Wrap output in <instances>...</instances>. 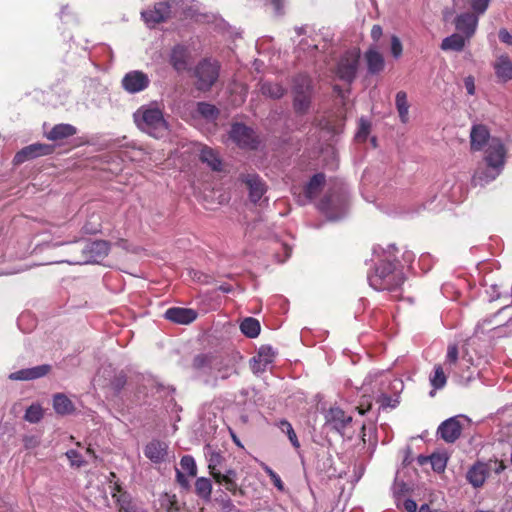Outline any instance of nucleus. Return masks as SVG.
I'll return each instance as SVG.
<instances>
[{
  "mask_svg": "<svg viewBox=\"0 0 512 512\" xmlns=\"http://www.w3.org/2000/svg\"><path fill=\"white\" fill-rule=\"evenodd\" d=\"M216 353H204L196 355L193 359V368L199 376L205 377L206 381L211 380L213 368L217 366Z\"/></svg>",
  "mask_w": 512,
  "mask_h": 512,
  "instance_id": "nucleus-12",
  "label": "nucleus"
},
{
  "mask_svg": "<svg viewBox=\"0 0 512 512\" xmlns=\"http://www.w3.org/2000/svg\"><path fill=\"white\" fill-rule=\"evenodd\" d=\"M306 45H307V48H308L309 53H310L311 55L313 54V53H312V52H313V50H316V49H317V46H316V45H310V44H308V42H307V41L305 42V44L301 42V43L299 44V46H298V47H299V49H301V50L305 51V50H306V47H305Z\"/></svg>",
  "mask_w": 512,
  "mask_h": 512,
  "instance_id": "nucleus-62",
  "label": "nucleus"
},
{
  "mask_svg": "<svg viewBox=\"0 0 512 512\" xmlns=\"http://www.w3.org/2000/svg\"><path fill=\"white\" fill-rule=\"evenodd\" d=\"M213 478L218 484L224 486V488L232 494H236L239 490L238 473L235 469L227 468L224 471L221 470Z\"/></svg>",
  "mask_w": 512,
  "mask_h": 512,
  "instance_id": "nucleus-21",
  "label": "nucleus"
},
{
  "mask_svg": "<svg viewBox=\"0 0 512 512\" xmlns=\"http://www.w3.org/2000/svg\"><path fill=\"white\" fill-rule=\"evenodd\" d=\"M204 455L208 462V469L212 477L222 470L224 457L219 451L213 449L211 445L204 447Z\"/></svg>",
  "mask_w": 512,
  "mask_h": 512,
  "instance_id": "nucleus-25",
  "label": "nucleus"
},
{
  "mask_svg": "<svg viewBox=\"0 0 512 512\" xmlns=\"http://www.w3.org/2000/svg\"><path fill=\"white\" fill-rule=\"evenodd\" d=\"M467 0H453L456 8H464ZM490 0H469L470 7L477 15H482L486 12Z\"/></svg>",
  "mask_w": 512,
  "mask_h": 512,
  "instance_id": "nucleus-39",
  "label": "nucleus"
},
{
  "mask_svg": "<svg viewBox=\"0 0 512 512\" xmlns=\"http://www.w3.org/2000/svg\"><path fill=\"white\" fill-rule=\"evenodd\" d=\"M77 133V129L66 123L55 125L47 134L46 137L51 141H59L67 139Z\"/></svg>",
  "mask_w": 512,
  "mask_h": 512,
  "instance_id": "nucleus-30",
  "label": "nucleus"
},
{
  "mask_svg": "<svg viewBox=\"0 0 512 512\" xmlns=\"http://www.w3.org/2000/svg\"><path fill=\"white\" fill-rule=\"evenodd\" d=\"M464 85H465L466 91L469 95L475 94V83H474V78L472 76H468L465 78Z\"/></svg>",
  "mask_w": 512,
  "mask_h": 512,
  "instance_id": "nucleus-53",
  "label": "nucleus"
},
{
  "mask_svg": "<svg viewBox=\"0 0 512 512\" xmlns=\"http://www.w3.org/2000/svg\"><path fill=\"white\" fill-rule=\"evenodd\" d=\"M189 52L187 47L176 45L170 55V63L177 71H184L188 67Z\"/></svg>",
  "mask_w": 512,
  "mask_h": 512,
  "instance_id": "nucleus-27",
  "label": "nucleus"
},
{
  "mask_svg": "<svg viewBox=\"0 0 512 512\" xmlns=\"http://www.w3.org/2000/svg\"><path fill=\"white\" fill-rule=\"evenodd\" d=\"M488 475V468L484 463L474 464L467 472L468 482L475 488L481 487Z\"/></svg>",
  "mask_w": 512,
  "mask_h": 512,
  "instance_id": "nucleus-28",
  "label": "nucleus"
},
{
  "mask_svg": "<svg viewBox=\"0 0 512 512\" xmlns=\"http://www.w3.org/2000/svg\"><path fill=\"white\" fill-rule=\"evenodd\" d=\"M180 466L183 470H185L189 476H196L197 474V466L194 458L190 455H185L180 460Z\"/></svg>",
  "mask_w": 512,
  "mask_h": 512,
  "instance_id": "nucleus-47",
  "label": "nucleus"
},
{
  "mask_svg": "<svg viewBox=\"0 0 512 512\" xmlns=\"http://www.w3.org/2000/svg\"><path fill=\"white\" fill-rule=\"evenodd\" d=\"M109 252V244L104 240L86 242L82 248V256L74 264L97 263L104 259Z\"/></svg>",
  "mask_w": 512,
  "mask_h": 512,
  "instance_id": "nucleus-9",
  "label": "nucleus"
},
{
  "mask_svg": "<svg viewBox=\"0 0 512 512\" xmlns=\"http://www.w3.org/2000/svg\"><path fill=\"white\" fill-rule=\"evenodd\" d=\"M370 132V123L361 118L359 121L358 130L355 134V140L357 142H365Z\"/></svg>",
  "mask_w": 512,
  "mask_h": 512,
  "instance_id": "nucleus-48",
  "label": "nucleus"
},
{
  "mask_svg": "<svg viewBox=\"0 0 512 512\" xmlns=\"http://www.w3.org/2000/svg\"><path fill=\"white\" fill-rule=\"evenodd\" d=\"M471 148L485 150L483 166H479L473 176L475 184L484 185L495 180L503 170L506 150L498 138H491L486 126L473 125L470 132Z\"/></svg>",
  "mask_w": 512,
  "mask_h": 512,
  "instance_id": "nucleus-1",
  "label": "nucleus"
},
{
  "mask_svg": "<svg viewBox=\"0 0 512 512\" xmlns=\"http://www.w3.org/2000/svg\"><path fill=\"white\" fill-rule=\"evenodd\" d=\"M229 134L231 140L241 148L254 149L259 143L255 132L240 123L233 124Z\"/></svg>",
  "mask_w": 512,
  "mask_h": 512,
  "instance_id": "nucleus-11",
  "label": "nucleus"
},
{
  "mask_svg": "<svg viewBox=\"0 0 512 512\" xmlns=\"http://www.w3.org/2000/svg\"><path fill=\"white\" fill-rule=\"evenodd\" d=\"M66 456L69 459L71 466L79 468L87 463V461L83 459L82 455L74 449L68 450L66 452Z\"/></svg>",
  "mask_w": 512,
  "mask_h": 512,
  "instance_id": "nucleus-50",
  "label": "nucleus"
},
{
  "mask_svg": "<svg viewBox=\"0 0 512 512\" xmlns=\"http://www.w3.org/2000/svg\"><path fill=\"white\" fill-rule=\"evenodd\" d=\"M493 67L500 81L507 82L512 79V61L507 55L497 57Z\"/></svg>",
  "mask_w": 512,
  "mask_h": 512,
  "instance_id": "nucleus-26",
  "label": "nucleus"
},
{
  "mask_svg": "<svg viewBox=\"0 0 512 512\" xmlns=\"http://www.w3.org/2000/svg\"><path fill=\"white\" fill-rule=\"evenodd\" d=\"M376 378L375 386L371 388L372 392L376 395V401L380 407L396 408L399 404L400 393L404 388V383L401 379H388L383 374L368 375L364 381L363 388L372 385L373 379Z\"/></svg>",
  "mask_w": 512,
  "mask_h": 512,
  "instance_id": "nucleus-4",
  "label": "nucleus"
},
{
  "mask_svg": "<svg viewBox=\"0 0 512 512\" xmlns=\"http://www.w3.org/2000/svg\"><path fill=\"white\" fill-rule=\"evenodd\" d=\"M53 407L58 414H70L74 410L72 401L64 394H56L53 398Z\"/></svg>",
  "mask_w": 512,
  "mask_h": 512,
  "instance_id": "nucleus-35",
  "label": "nucleus"
},
{
  "mask_svg": "<svg viewBox=\"0 0 512 512\" xmlns=\"http://www.w3.org/2000/svg\"><path fill=\"white\" fill-rule=\"evenodd\" d=\"M271 480L279 490H283V482L278 474H272Z\"/></svg>",
  "mask_w": 512,
  "mask_h": 512,
  "instance_id": "nucleus-61",
  "label": "nucleus"
},
{
  "mask_svg": "<svg viewBox=\"0 0 512 512\" xmlns=\"http://www.w3.org/2000/svg\"><path fill=\"white\" fill-rule=\"evenodd\" d=\"M294 108L298 112H304L308 109L310 103V92L299 91L294 93Z\"/></svg>",
  "mask_w": 512,
  "mask_h": 512,
  "instance_id": "nucleus-42",
  "label": "nucleus"
},
{
  "mask_svg": "<svg viewBox=\"0 0 512 512\" xmlns=\"http://www.w3.org/2000/svg\"><path fill=\"white\" fill-rule=\"evenodd\" d=\"M465 46V39L460 34H452L449 37L443 39L441 48L442 50L448 51H461Z\"/></svg>",
  "mask_w": 512,
  "mask_h": 512,
  "instance_id": "nucleus-37",
  "label": "nucleus"
},
{
  "mask_svg": "<svg viewBox=\"0 0 512 512\" xmlns=\"http://www.w3.org/2000/svg\"><path fill=\"white\" fill-rule=\"evenodd\" d=\"M25 449L32 450L40 445V438L38 435L28 434L22 439Z\"/></svg>",
  "mask_w": 512,
  "mask_h": 512,
  "instance_id": "nucleus-51",
  "label": "nucleus"
},
{
  "mask_svg": "<svg viewBox=\"0 0 512 512\" xmlns=\"http://www.w3.org/2000/svg\"><path fill=\"white\" fill-rule=\"evenodd\" d=\"M382 35V28L379 25H374L371 29V37L377 41Z\"/></svg>",
  "mask_w": 512,
  "mask_h": 512,
  "instance_id": "nucleus-58",
  "label": "nucleus"
},
{
  "mask_svg": "<svg viewBox=\"0 0 512 512\" xmlns=\"http://www.w3.org/2000/svg\"><path fill=\"white\" fill-rule=\"evenodd\" d=\"M461 430L458 417H451L441 423L437 432L445 442L453 443L459 438Z\"/></svg>",
  "mask_w": 512,
  "mask_h": 512,
  "instance_id": "nucleus-16",
  "label": "nucleus"
},
{
  "mask_svg": "<svg viewBox=\"0 0 512 512\" xmlns=\"http://www.w3.org/2000/svg\"><path fill=\"white\" fill-rule=\"evenodd\" d=\"M478 16L476 13L465 12L460 14L456 18V29L466 35V37H471L477 28L478 25Z\"/></svg>",
  "mask_w": 512,
  "mask_h": 512,
  "instance_id": "nucleus-20",
  "label": "nucleus"
},
{
  "mask_svg": "<svg viewBox=\"0 0 512 512\" xmlns=\"http://www.w3.org/2000/svg\"><path fill=\"white\" fill-rule=\"evenodd\" d=\"M403 507L407 512H416L417 511V504L412 499H406L403 502Z\"/></svg>",
  "mask_w": 512,
  "mask_h": 512,
  "instance_id": "nucleus-56",
  "label": "nucleus"
},
{
  "mask_svg": "<svg viewBox=\"0 0 512 512\" xmlns=\"http://www.w3.org/2000/svg\"><path fill=\"white\" fill-rule=\"evenodd\" d=\"M319 209L325 214L328 220L338 221L347 213V201L343 196H329L321 200Z\"/></svg>",
  "mask_w": 512,
  "mask_h": 512,
  "instance_id": "nucleus-8",
  "label": "nucleus"
},
{
  "mask_svg": "<svg viewBox=\"0 0 512 512\" xmlns=\"http://www.w3.org/2000/svg\"><path fill=\"white\" fill-rule=\"evenodd\" d=\"M260 329L259 321L252 317L245 318L240 324L241 332L249 338L257 337L260 333Z\"/></svg>",
  "mask_w": 512,
  "mask_h": 512,
  "instance_id": "nucleus-36",
  "label": "nucleus"
},
{
  "mask_svg": "<svg viewBox=\"0 0 512 512\" xmlns=\"http://www.w3.org/2000/svg\"><path fill=\"white\" fill-rule=\"evenodd\" d=\"M242 181L245 183L249 190V197L251 201L258 202L266 192V185L255 173H247L242 175Z\"/></svg>",
  "mask_w": 512,
  "mask_h": 512,
  "instance_id": "nucleus-15",
  "label": "nucleus"
},
{
  "mask_svg": "<svg viewBox=\"0 0 512 512\" xmlns=\"http://www.w3.org/2000/svg\"><path fill=\"white\" fill-rule=\"evenodd\" d=\"M118 506L121 512H146L132 503L128 494H123L118 499Z\"/></svg>",
  "mask_w": 512,
  "mask_h": 512,
  "instance_id": "nucleus-43",
  "label": "nucleus"
},
{
  "mask_svg": "<svg viewBox=\"0 0 512 512\" xmlns=\"http://www.w3.org/2000/svg\"><path fill=\"white\" fill-rule=\"evenodd\" d=\"M274 351L269 346L260 347L256 356L250 362L251 369L254 373L264 372L274 360Z\"/></svg>",
  "mask_w": 512,
  "mask_h": 512,
  "instance_id": "nucleus-17",
  "label": "nucleus"
},
{
  "mask_svg": "<svg viewBox=\"0 0 512 512\" xmlns=\"http://www.w3.org/2000/svg\"><path fill=\"white\" fill-rule=\"evenodd\" d=\"M270 1H271V4L274 6L275 12L277 14H281L284 4H285V0H270Z\"/></svg>",
  "mask_w": 512,
  "mask_h": 512,
  "instance_id": "nucleus-59",
  "label": "nucleus"
},
{
  "mask_svg": "<svg viewBox=\"0 0 512 512\" xmlns=\"http://www.w3.org/2000/svg\"><path fill=\"white\" fill-rule=\"evenodd\" d=\"M218 289L223 293H230L232 291V287L230 285H221Z\"/></svg>",
  "mask_w": 512,
  "mask_h": 512,
  "instance_id": "nucleus-64",
  "label": "nucleus"
},
{
  "mask_svg": "<svg viewBox=\"0 0 512 512\" xmlns=\"http://www.w3.org/2000/svg\"><path fill=\"white\" fill-rule=\"evenodd\" d=\"M52 150L53 147L51 145L34 143L18 151L14 156L13 162L15 164H21L39 156L48 155Z\"/></svg>",
  "mask_w": 512,
  "mask_h": 512,
  "instance_id": "nucleus-14",
  "label": "nucleus"
},
{
  "mask_svg": "<svg viewBox=\"0 0 512 512\" xmlns=\"http://www.w3.org/2000/svg\"><path fill=\"white\" fill-rule=\"evenodd\" d=\"M149 76L141 70H131L127 72L122 80V88L129 94H137L146 90L150 85Z\"/></svg>",
  "mask_w": 512,
  "mask_h": 512,
  "instance_id": "nucleus-10",
  "label": "nucleus"
},
{
  "mask_svg": "<svg viewBox=\"0 0 512 512\" xmlns=\"http://www.w3.org/2000/svg\"><path fill=\"white\" fill-rule=\"evenodd\" d=\"M395 106L399 115L401 123L406 124L409 121V108L410 104L407 99V94L404 91H399L395 97Z\"/></svg>",
  "mask_w": 512,
  "mask_h": 512,
  "instance_id": "nucleus-33",
  "label": "nucleus"
},
{
  "mask_svg": "<svg viewBox=\"0 0 512 512\" xmlns=\"http://www.w3.org/2000/svg\"><path fill=\"white\" fill-rule=\"evenodd\" d=\"M167 449L168 446L165 442L152 440L146 445L144 454L153 463H160L164 461L167 455Z\"/></svg>",
  "mask_w": 512,
  "mask_h": 512,
  "instance_id": "nucleus-24",
  "label": "nucleus"
},
{
  "mask_svg": "<svg viewBox=\"0 0 512 512\" xmlns=\"http://www.w3.org/2000/svg\"><path fill=\"white\" fill-rule=\"evenodd\" d=\"M325 183V176L322 173L315 174L304 188L303 196L298 197V202L305 205L312 201L321 191Z\"/></svg>",
  "mask_w": 512,
  "mask_h": 512,
  "instance_id": "nucleus-18",
  "label": "nucleus"
},
{
  "mask_svg": "<svg viewBox=\"0 0 512 512\" xmlns=\"http://www.w3.org/2000/svg\"><path fill=\"white\" fill-rule=\"evenodd\" d=\"M176 478H177V482L182 487H184V488H188L189 487L188 479L185 477V475L180 470H176Z\"/></svg>",
  "mask_w": 512,
  "mask_h": 512,
  "instance_id": "nucleus-57",
  "label": "nucleus"
},
{
  "mask_svg": "<svg viewBox=\"0 0 512 512\" xmlns=\"http://www.w3.org/2000/svg\"><path fill=\"white\" fill-rule=\"evenodd\" d=\"M220 66L217 61L204 59L194 69L196 88L200 91H208L215 84L219 76Z\"/></svg>",
  "mask_w": 512,
  "mask_h": 512,
  "instance_id": "nucleus-5",
  "label": "nucleus"
},
{
  "mask_svg": "<svg viewBox=\"0 0 512 512\" xmlns=\"http://www.w3.org/2000/svg\"><path fill=\"white\" fill-rule=\"evenodd\" d=\"M365 60L367 63L368 71L371 74L379 73L384 68V58L382 54L374 47H371L365 53Z\"/></svg>",
  "mask_w": 512,
  "mask_h": 512,
  "instance_id": "nucleus-31",
  "label": "nucleus"
},
{
  "mask_svg": "<svg viewBox=\"0 0 512 512\" xmlns=\"http://www.w3.org/2000/svg\"><path fill=\"white\" fill-rule=\"evenodd\" d=\"M283 250H284L285 256L282 259H278L279 262H285L290 257L291 248L287 244L283 245Z\"/></svg>",
  "mask_w": 512,
  "mask_h": 512,
  "instance_id": "nucleus-63",
  "label": "nucleus"
},
{
  "mask_svg": "<svg viewBox=\"0 0 512 512\" xmlns=\"http://www.w3.org/2000/svg\"><path fill=\"white\" fill-rule=\"evenodd\" d=\"M217 360L219 363H217V366L213 368L211 376L212 380H225L236 373L234 362L229 356L217 354Z\"/></svg>",
  "mask_w": 512,
  "mask_h": 512,
  "instance_id": "nucleus-19",
  "label": "nucleus"
},
{
  "mask_svg": "<svg viewBox=\"0 0 512 512\" xmlns=\"http://www.w3.org/2000/svg\"><path fill=\"white\" fill-rule=\"evenodd\" d=\"M495 317H496V314H495V315H493L492 317L485 318V319H483L482 321H480V322L477 324V326H476V331H479V330L484 331L488 325L492 324L493 319H494Z\"/></svg>",
  "mask_w": 512,
  "mask_h": 512,
  "instance_id": "nucleus-55",
  "label": "nucleus"
},
{
  "mask_svg": "<svg viewBox=\"0 0 512 512\" xmlns=\"http://www.w3.org/2000/svg\"><path fill=\"white\" fill-rule=\"evenodd\" d=\"M360 51L359 49H351L342 54L337 61L335 74L344 82L351 83L355 77L359 67Z\"/></svg>",
  "mask_w": 512,
  "mask_h": 512,
  "instance_id": "nucleus-6",
  "label": "nucleus"
},
{
  "mask_svg": "<svg viewBox=\"0 0 512 512\" xmlns=\"http://www.w3.org/2000/svg\"><path fill=\"white\" fill-rule=\"evenodd\" d=\"M279 428L282 430V432L287 434L291 444L295 448H298L300 446L299 441L297 439V435H296L292 425L288 421H286V420L280 421Z\"/></svg>",
  "mask_w": 512,
  "mask_h": 512,
  "instance_id": "nucleus-46",
  "label": "nucleus"
},
{
  "mask_svg": "<svg viewBox=\"0 0 512 512\" xmlns=\"http://www.w3.org/2000/svg\"><path fill=\"white\" fill-rule=\"evenodd\" d=\"M196 112L201 118L208 122L215 121L219 116V109L215 105L207 102H198Z\"/></svg>",
  "mask_w": 512,
  "mask_h": 512,
  "instance_id": "nucleus-34",
  "label": "nucleus"
},
{
  "mask_svg": "<svg viewBox=\"0 0 512 512\" xmlns=\"http://www.w3.org/2000/svg\"><path fill=\"white\" fill-rule=\"evenodd\" d=\"M196 494L204 500H209L212 492V484L208 478L200 477L195 482Z\"/></svg>",
  "mask_w": 512,
  "mask_h": 512,
  "instance_id": "nucleus-41",
  "label": "nucleus"
},
{
  "mask_svg": "<svg viewBox=\"0 0 512 512\" xmlns=\"http://www.w3.org/2000/svg\"><path fill=\"white\" fill-rule=\"evenodd\" d=\"M311 80L307 75L300 74L294 79L293 91L298 93L299 91L310 92Z\"/></svg>",
  "mask_w": 512,
  "mask_h": 512,
  "instance_id": "nucleus-44",
  "label": "nucleus"
},
{
  "mask_svg": "<svg viewBox=\"0 0 512 512\" xmlns=\"http://www.w3.org/2000/svg\"><path fill=\"white\" fill-rule=\"evenodd\" d=\"M498 36L503 43L512 45V35L506 29H501Z\"/></svg>",
  "mask_w": 512,
  "mask_h": 512,
  "instance_id": "nucleus-54",
  "label": "nucleus"
},
{
  "mask_svg": "<svg viewBox=\"0 0 512 512\" xmlns=\"http://www.w3.org/2000/svg\"><path fill=\"white\" fill-rule=\"evenodd\" d=\"M180 0H167L158 2L151 9L141 12L142 19L148 27H154L156 24L168 19L172 13L176 12Z\"/></svg>",
  "mask_w": 512,
  "mask_h": 512,
  "instance_id": "nucleus-7",
  "label": "nucleus"
},
{
  "mask_svg": "<svg viewBox=\"0 0 512 512\" xmlns=\"http://www.w3.org/2000/svg\"><path fill=\"white\" fill-rule=\"evenodd\" d=\"M260 91L267 97L278 99L284 95L285 88L279 83L263 82L260 85Z\"/></svg>",
  "mask_w": 512,
  "mask_h": 512,
  "instance_id": "nucleus-40",
  "label": "nucleus"
},
{
  "mask_svg": "<svg viewBox=\"0 0 512 512\" xmlns=\"http://www.w3.org/2000/svg\"><path fill=\"white\" fill-rule=\"evenodd\" d=\"M199 157L200 160L203 163H206L212 170H222V161L212 148L208 146H201Z\"/></svg>",
  "mask_w": 512,
  "mask_h": 512,
  "instance_id": "nucleus-32",
  "label": "nucleus"
},
{
  "mask_svg": "<svg viewBox=\"0 0 512 512\" xmlns=\"http://www.w3.org/2000/svg\"><path fill=\"white\" fill-rule=\"evenodd\" d=\"M326 425L343 434L348 425L352 422V416L348 415L339 407H331L325 414Z\"/></svg>",
  "mask_w": 512,
  "mask_h": 512,
  "instance_id": "nucleus-13",
  "label": "nucleus"
},
{
  "mask_svg": "<svg viewBox=\"0 0 512 512\" xmlns=\"http://www.w3.org/2000/svg\"><path fill=\"white\" fill-rule=\"evenodd\" d=\"M402 43L397 36L391 38V53L395 58H399L402 55Z\"/></svg>",
  "mask_w": 512,
  "mask_h": 512,
  "instance_id": "nucleus-52",
  "label": "nucleus"
},
{
  "mask_svg": "<svg viewBox=\"0 0 512 512\" xmlns=\"http://www.w3.org/2000/svg\"><path fill=\"white\" fill-rule=\"evenodd\" d=\"M444 370L445 368L441 364H437L429 376L430 384L435 390L442 389L446 385L447 377Z\"/></svg>",
  "mask_w": 512,
  "mask_h": 512,
  "instance_id": "nucleus-38",
  "label": "nucleus"
},
{
  "mask_svg": "<svg viewBox=\"0 0 512 512\" xmlns=\"http://www.w3.org/2000/svg\"><path fill=\"white\" fill-rule=\"evenodd\" d=\"M430 462L434 471L442 472L447 465V456L444 454H432Z\"/></svg>",
  "mask_w": 512,
  "mask_h": 512,
  "instance_id": "nucleus-49",
  "label": "nucleus"
},
{
  "mask_svg": "<svg viewBox=\"0 0 512 512\" xmlns=\"http://www.w3.org/2000/svg\"><path fill=\"white\" fill-rule=\"evenodd\" d=\"M49 369L50 367L48 365L25 368L11 373L9 379L17 381L34 380L45 376L49 372Z\"/></svg>",
  "mask_w": 512,
  "mask_h": 512,
  "instance_id": "nucleus-23",
  "label": "nucleus"
},
{
  "mask_svg": "<svg viewBox=\"0 0 512 512\" xmlns=\"http://www.w3.org/2000/svg\"><path fill=\"white\" fill-rule=\"evenodd\" d=\"M133 118L141 131L154 138H162L168 133V122L157 103L142 105L134 112Z\"/></svg>",
  "mask_w": 512,
  "mask_h": 512,
  "instance_id": "nucleus-3",
  "label": "nucleus"
},
{
  "mask_svg": "<svg viewBox=\"0 0 512 512\" xmlns=\"http://www.w3.org/2000/svg\"><path fill=\"white\" fill-rule=\"evenodd\" d=\"M42 415L43 413L40 405L32 404L27 408L24 418L30 423H37L42 418Z\"/></svg>",
  "mask_w": 512,
  "mask_h": 512,
  "instance_id": "nucleus-45",
  "label": "nucleus"
},
{
  "mask_svg": "<svg viewBox=\"0 0 512 512\" xmlns=\"http://www.w3.org/2000/svg\"><path fill=\"white\" fill-rule=\"evenodd\" d=\"M442 366L449 374H458L460 367L459 349L457 344H449Z\"/></svg>",
  "mask_w": 512,
  "mask_h": 512,
  "instance_id": "nucleus-29",
  "label": "nucleus"
},
{
  "mask_svg": "<svg viewBox=\"0 0 512 512\" xmlns=\"http://www.w3.org/2000/svg\"><path fill=\"white\" fill-rule=\"evenodd\" d=\"M395 251L396 247L393 244L388 245L387 248L381 245L373 247V255L380 262L374 272L368 275L369 284L373 289L377 291L393 290L404 282L403 275L395 272L393 264Z\"/></svg>",
  "mask_w": 512,
  "mask_h": 512,
  "instance_id": "nucleus-2",
  "label": "nucleus"
},
{
  "mask_svg": "<svg viewBox=\"0 0 512 512\" xmlns=\"http://www.w3.org/2000/svg\"><path fill=\"white\" fill-rule=\"evenodd\" d=\"M450 189H455L453 185H451L449 182H446L443 186V197H449L452 201H456L454 197V193L452 195H448V192Z\"/></svg>",
  "mask_w": 512,
  "mask_h": 512,
  "instance_id": "nucleus-60",
  "label": "nucleus"
},
{
  "mask_svg": "<svg viewBox=\"0 0 512 512\" xmlns=\"http://www.w3.org/2000/svg\"><path fill=\"white\" fill-rule=\"evenodd\" d=\"M196 317L197 312L189 308L173 307L165 312L166 319L178 324H189L193 322Z\"/></svg>",
  "mask_w": 512,
  "mask_h": 512,
  "instance_id": "nucleus-22",
  "label": "nucleus"
}]
</instances>
